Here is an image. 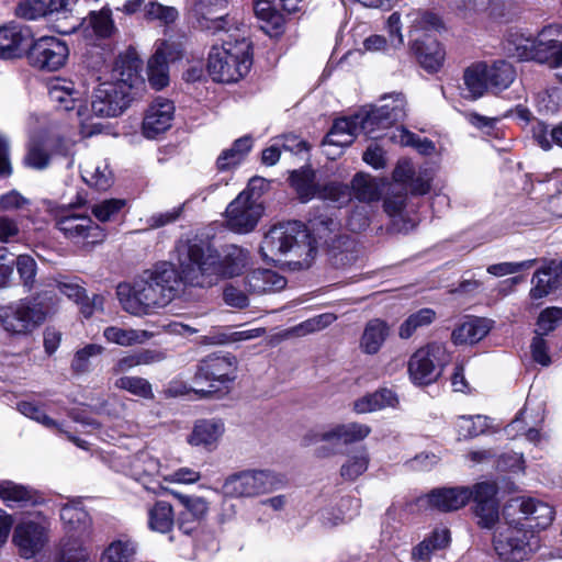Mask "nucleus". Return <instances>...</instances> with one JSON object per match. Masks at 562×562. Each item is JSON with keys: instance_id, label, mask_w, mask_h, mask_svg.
I'll return each mask as SVG.
<instances>
[{"instance_id": "bf43d9fd", "label": "nucleus", "mask_w": 562, "mask_h": 562, "mask_svg": "<svg viewBox=\"0 0 562 562\" xmlns=\"http://www.w3.org/2000/svg\"><path fill=\"white\" fill-rule=\"evenodd\" d=\"M359 128L372 138H378L374 133L379 130L387 128L392 125L383 115H381L374 108L364 113L356 114Z\"/></svg>"}, {"instance_id": "a211bd4d", "label": "nucleus", "mask_w": 562, "mask_h": 562, "mask_svg": "<svg viewBox=\"0 0 562 562\" xmlns=\"http://www.w3.org/2000/svg\"><path fill=\"white\" fill-rule=\"evenodd\" d=\"M518 510L520 517L516 520L518 526L524 527L520 521L527 520L528 528L546 529L549 527L554 518V512L548 504L533 498H514L510 499L504 508V513H512Z\"/></svg>"}, {"instance_id": "7ed1b4c3", "label": "nucleus", "mask_w": 562, "mask_h": 562, "mask_svg": "<svg viewBox=\"0 0 562 562\" xmlns=\"http://www.w3.org/2000/svg\"><path fill=\"white\" fill-rule=\"evenodd\" d=\"M314 239L300 222L279 224L265 235L260 251L266 260L280 261L290 256L289 263L306 268L315 257Z\"/></svg>"}, {"instance_id": "4d7b16f0", "label": "nucleus", "mask_w": 562, "mask_h": 562, "mask_svg": "<svg viewBox=\"0 0 562 562\" xmlns=\"http://www.w3.org/2000/svg\"><path fill=\"white\" fill-rule=\"evenodd\" d=\"M87 26L93 31L95 36L102 38L110 37L116 31L109 8L92 11L87 20Z\"/></svg>"}, {"instance_id": "7c9ffc66", "label": "nucleus", "mask_w": 562, "mask_h": 562, "mask_svg": "<svg viewBox=\"0 0 562 562\" xmlns=\"http://www.w3.org/2000/svg\"><path fill=\"white\" fill-rule=\"evenodd\" d=\"M487 71L488 65L483 61L474 63L464 69L462 87L464 98L477 100L490 91Z\"/></svg>"}, {"instance_id": "6e6d98bb", "label": "nucleus", "mask_w": 562, "mask_h": 562, "mask_svg": "<svg viewBox=\"0 0 562 562\" xmlns=\"http://www.w3.org/2000/svg\"><path fill=\"white\" fill-rule=\"evenodd\" d=\"M114 385L116 389L127 391L145 400L155 397L150 382L142 376L123 375L115 381Z\"/></svg>"}, {"instance_id": "b1692460", "label": "nucleus", "mask_w": 562, "mask_h": 562, "mask_svg": "<svg viewBox=\"0 0 562 562\" xmlns=\"http://www.w3.org/2000/svg\"><path fill=\"white\" fill-rule=\"evenodd\" d=\"M56 286L61 294L72 300L79 306L80 313L86 318L92 316L98 311H103V295L93 294L92 297H89L78 280L64 277L56 281Z\"/></svg>"}, {"instance_id": "e433bc0d", "label": "nucleus", "mask_w": 562, "mask_h": 562, "mask_svg": "<svg viewBox=\"0 0 562 562\" xmlns=\"http://www.w3.org/2000/svg\"><path fill=\"white\" fill-rule=\"evenodd\" d=\"M360 131L356 115L336 120L326 135L323 145L338 147L349 146Z\"/></svg>"}, {"instance_id": "20e7f679", "label": "nucleus", "mask_w": 562, "mask_h": 562, "mask_svg": "<svg viewBox=\"0 0 562 562\" xmlns=\"http://www.w3.org/2000/svg\"><path fill=\"white\" fill-rule=\"evenodd\" d=\"M252 64L251 44L239 34H225L221 45H213L207 71L214 81L236 82L248 74Z\"/></svg>"}, {"instance_id": "f3484780", "label": "nucleus", "mask_w": 562, "mask_h": 562, "mask_svg": "<svg viewBox=\"0 0 562 562\" xmlns=\"http://www.w3.org/2000/svg\"><path fill=\"white\" fill-rule=\"evenodd\" d=\"M497 491V485L493 482H480L472 487L473 512L481 528L492 529L499 521Z\"/></svg>"}, {"instance_id": "ddd939ff", "label": "nucleus", "mask_w": 562, "mask_h": 562, "mask_svg": "<svg viewBox=\"0 0 562 562\" xmlns=\"http://www.w3.org/2000/svg\"><path fill=\"white\" fill-rule=\"evenodd\" d=\"M126 474L140 482L145 490L156 495L168 491L157 477L164 480L166 469L160 461L148 450H143L133 456L128 462Z\"/></svg>"}, {"instance_id": "9d476101", "label": "nucleus", "mask_w": 562, "mask_h": 562, "mask_svg": "<svg viewBox=\"0 0 562 562\" xmlns=\"http://www.w3.org/2000/svg\"><path fill=\"white\" fill-rule=\"evenodd\" d=\"M274 473L268 470H245L226 477L222 492L231 498H250L274 491L278 486Z\"/></svg>"}, {"instance_id": "5701e85b", "label": "nucleus", "mask_w": 562, "mask_h": 562, "mask_svg": "<svg viewBox=\"0 0 562 562\" xmlns=\"http://www.w3.org/2000/svg\"><path fill=\"white\" fill-rule=\"evenodd\" d=\"M48 95L53 103L59 110H76V115L81 123L88 120L86 109L82 105V93L76 88L75 83L66 79H56L48 89Z\"/></svg>"}, {"instance_id": "864d4df0", "label": "nucleus", "mask_w": 562, "mask_h": 562, "mask_svg": "<svg viewBox=\"0 0 562 562\" xmlns=\"http://www.w3.org/2000/svg\"><path fill=\"white\" fill-rule=\"evenodd\" d=\"M459 439H470L485 432L488 427L487 418L482 415L459 416L456 420Z\"/></svg>"}, {"instance_id": "dca6fc26", "label": "nucleus", "mask_w": 562, "mask_h": 562, "mask_svg": "<svg viewBox=\"0 0 562 562\" xmlns=\"http://www.w3.org/2000/svg\"><path fill=\"white\" fill-rule=\"evenodd\" d=\"M130 93L126 85L113 82L100 83L93 92L91 111L101 117H113L120 115L128 105Z\"/></svg>"}, {"instance_id": "13d9d810", "label": "nucleus", "mask_w": 562, "mask_h": 562, "mask_svg": "<svg viewBox=\"0 0 562 562\" xmlns=\"http://www.w3.org/2000/svg\"><path fill=\"white\" fill-rule=\"evenodd\" d=\"M390 138L402 146H413L423 155H430L435 151V145L431 140L420 138L405 128H397Z\"/></svg>"}, {"instance_id": "37998d69", "label": "nucleus", "mask_w": 562, "mask_h": 562, "mask_svg": "<svg viewBox=\"0 0 562 562\" xmlns=\"http://www.w3.org/2000/svg\"><path fill=\"white\" fill-rule=\"evenodd\" d=\"M396 403L397 397L393 391L381 389L355 401L353 409L358 414H367L385 407H393Z\"/></svg>"}, {"instance_id": "a19ab883", "label": "nucleus", "mask_w": 562, "mask_h": 562, "mask_svg": "<svg viewBox=\"0 0 562 562\" xmlns=\"http://www.w3.org/2000/svg\"><path fill=\"white\" fill-rule=\"evenodd\" d=\"M173 524V508L168 502L157 501L147 509V525L151 531L168 533L172 530Z\"/></svg>"}, {"instance_id": "8fccbe9b", "label": "nucleus", "mask_w": 562, "mask_h": 562, "mask_svg": "<svg viewBox=\"0 0 562 562\" xmlns=\"http://www.w3.org/2000/svg\"><path fill=\"white\" fill-rule=\"evenodd\" d=\"M359 501L351 498H342L338 508V514L333 509H322L318 513L319 520L325 527H335L348 519H351L358 512Z\"/></svg>"}, {"instance_id": "49530a36", "label": "nucleus", "mask_w": 562, "mask_h": 562, "mask_svg": "<svg viewBox=\"0 0 562 562\" xmlns=\"http://www.w3.org/2000/svg\"><path fill=\"white\" fill-rule=\"evenodd\" d=\"M488 86L494 93L502 92L507 89L516 77L514 67L504 60H498L488 65Z\"/></svg>"}, {"instance_id": "bb28decb", "label": "nucleus", "mask_w": 562, "mask_h": 562, "mask_svg": "<svg viewBox=\"0 0 562 562\" xmlns=\"http://www.w3.org/2000/svg\"><path fill=\"white\" fill-rule=\"evenodd\" d=\"M472 488L467 486L442 487L431 491L425 499L440 512H453L464 507L472 498Z\"/></svg>"}, {"instance_id": "69168bd1", "label": "nucleus", "mask_w": 562, "mask_h": 562, "mask_svg": "<svg viewBox=\"0 0 562 562\" xmlns=\"http://www.w3.org/2000/svg\"><path fill=\"white\" fill-rule=\"evenodd\" d=\"M166 493L173 495L195 520L202 519L209 510L207 502L201 496L183 495L169 488Z\"/></svg>"}, {"instance_id": "393cba45", "label": "nucleus", "mask_w": 562, "mask_h": 562, "mask_svg": "<svg viewBox=\"0 0 562 562\" xmlns=\"http://www.w3.org/2000/svg\"><path fill=\"white\" fill-rule=\"evenodd\" d=\"M342 443L339 425H329L307 431L302 438L304 447L317 446L315 454L328 458L337 453V446Z\"/></svg>"}, {"instance_id": "e2e57ef3", "label": "nucleus", "mask_w": 562, "mask_h": 562, "mask_svg": "<svg viewBox=\"0 0 562 562\" xmlns=\"http://www.w3.org/2000/svg\"><path fill=\"white\" fill-rule=\"evenodd\" d=\"M533 136L538 145L544 150H550L553 145L562 148V122L552 128L539 124L533 130Z\"/></svg>"}, {"instance_id": "9b49d317", "label": "nucleus", "mask_w": 562, "mask_h": 562, "mask_svg": "<svg viewBox=\"0 0 562 562\" xmlns=\"http://www.w3.org/2000/svg\"><path fill=\"white\" fill-rule=\"evenodd\" d=\"M450 356L441 342H431L416 350L408 361L411 380L418 385H427L440 375V367L447 364Z\"/></svg>"}, {"instance_id": "5fc2aeb1", "label": "nucleus", "mask_w": 562, "mask_h": 562, "mask_svg": "<svg viewBox=\"0 0 562 562\" xmlns=\"http://www.w3.org/2000/svg\"><path fill=\"white\" fill-rule=\"evenodd\" d=\"M369 454L364 448L353 451L340 468V475L348 481H353L362 475L369 465Z\"/></svg>"}, {"instance_id": "1a4fd4ad", "label": "nucleus", "mask_w": 562, "mask_h": 562, "mask_svg": "<svg viewBox=\"0 0 562 562\" xmlns=\"http://www.w3.org/2000/svg\"><path fill=\"white\" fill-rule=\"evenodd\" d=\"M46 318L42 305L30 300L0 306V326L11 335L25 336L35 330Z\"/></svg>"}, {"instance_id": "412c9836", "label": "nucleus", "mask_w": 562, "mask_h": 562, "mask_svg": "<svg viewBox=\"0 0 562 562\" xmlns=\"http://www.w3.org/2000/svg\"><path fill=\"white\" fill-rule=\"evenodd\" d=\"M175 104L171 100L156 98L147 108L142 131L146 138H156L166 133L172 125Z\"/></svg>"}, {"instance_id": "a878e982", "label": "nucleus", "mask_w": 562, "mask_h": 562, "mask_svg": "<svg viewBox=\"0 0 562 562\" xmlns=\"http://www.w3.org/2000/svg\"><path fill=\"white\" fill-rule=\"evenodd\" d=\"M532 288L529 295L532 300H540L562 285V260L548 261L547 265L536 270L531 278Z\"/></svg>"}, {"instance_id": "f8f14e48", "label": "nucleus", "mask_w": 562, "mask_h": 562, "mask_svg": "<svg viewBox=\"0 0 562 562\" xmlns=\"http://www.w3.org/2000/svg\"><path fill=\"white\" fill-rule=\"evenodd\" d=\"M56 227L74 244L82 247L94 246L105 238L104 229L86 214L69 212L57 217Z\"/></svg>"}, {"instance_id": "603ef678", "label": "nucleus", "mask_w": 562, "mask_h": 562, "mask_svg": "<svg viewBox=\"0 0 562 562\" xmlns=\"http://www.w3.org/2000/svg\"><path fill=\"white\" fill-rule=\"evenodd\" d=\"M387 121L394 124L406 115V100L402 93H393L382 99V104L374 108Z\"/></svg>"}, {"instance_id": "4468645a", "label": "nucleus", "mask_w": 562, "mask_h": 562, "mask_svg": "<svg viewBox=\"0 0 562 562\" xmlns=\"http://www.w3.org/2000/svg\"><path fill=\"white\" fill-rule=\"evenodd\" d=\"M69 55L65 42L54 36H42L34 41L29 49V60L32 66L47 71L60 69Z\"/></svg>"}, {"instance_id": "774afa93", "label": "nucleus", "mask_w": 562, "mask_h": 562, "mask_svg": "<svg viewBox=\"0 0 562 562\" xmlns=\"http://www.w3.org/2000/svg\"><path fill=\"white\" fill-rule=\"evenodd\" d=\"M384 199V211L390 216L401 215L406 203L407 188H396V186H387Z\"/></svg>"}, {"instance_id": "79ce46f5", "label": "nucleus", "mask_w": 562, "mask_h": 562, "mask_svg": "<svg viewBox=\"0 0 562 562\" xmlns=\"http://www.w3.org/2000/svg\"><path fill=\"white\" fill-rule=\"evenodd\" d=\"M252 147V138L244 136L234 142L231 148L221 153L216 166L220 171H227L241 164Z\"/></svg>"}, {"instance_id": "2eb2a0df", "label": "nucleus", "mask_w": 562, "mask_h": 562, "mask_svg": "<svg viewBox=\"0 0 562 562\" xmlns=\"http://www.w3.org/2000/svg\"><path fill=\"white\" fill-rule=\"evenodd\" d=\"M262 212L260 201L249 198L246 193H239L226 207V225L236 233L251 232L258 224Z\"/></svg>"}, {"instance_id": "f03ea898", "label": "nucleus", "mask_w": 562, "mask_h": 562, "mask_svg": "<svg viewBox=\"0 0 562 562\" xmlns=\"http://www.w3.org/2000/svg\"><path fill=\"white\" fill-rule=\"evenodd\" d=\"M177 251L183 278L191 286H211L221 277L237 276L249 260L248 251L236 246L221 260L213 247L198 240L181 241Z\"/></svg>"}, {"instance_id": "4c0bfd02", "label": "nucleus", "mask_w": 562, "mask_h": 562, "mask_svg": "<svg viewBox=\"0 0 562 562\" xmlns=\"http://www.w3.org/2000/svg\"><path fill=\"white\" fill-rule=\"evenodd\" d=\"M450 542V532L447 528L435 529L420 543L414 547L412 559L415 562H430L435 552L445 549Z\"/></svg>"}, {"instance_id": "cd10ccee", "label": "nucleus", "mask_w": 562, "mask_h": 562, "mask_svg": "<svg viewBox=\"0 0 562 562\" xmlns=\"http://www.w3.org/2000/svg\"><path fill=\"white\" fill-rule=\"evenodd\" d=\"M224 431L225 427L221 420L200 419L193 425L192 431L188 436L187 441L192 447L213 451L217 448Z\"/></svg>"}, {"instance_id": "c03bdc74", "label": "nucleus", "mask_w": 562, "mask_h": 562, "mask_svg": "<svg viewBox=\"0 0 562 562\" xmlns=\"http://www.w3.org/2000/svg\"><path fill=\"white\" fill-rule=\"evenodd\" d=\"M351 184L355 196L361 202L370 203L380 199L386 182L369 175L358 173Z\"/></svg>"}, {"instance_id": "de8ad7c7", "label": "nucleus", "mask_w": 562, "mask_h": 562, "mask_svg": "<svg viewBox=\"0 0 562 562\" xmlns=\"http://www.w3.org/2000/svg\"><path fill=\"white\" fill-rule=\"evenodd\" d=\"M436 319V312L429 307L420 308L412 313L398 326V337L409 339L419 329L429 326Z\"/></svg>"}, {"instance_id": "2f4dec72", "label": "nucleus", "mask_w": 562, "mask_h": 562, "mask_svg": "<svg viewBox=\"0 0 562 562\" xmlns=\"http://www.w3.org/2000/svg\"><path fill=\"white\" fill-rule=\"evenodd\" d=\"M245 285L254 294H268L285 288L286 280L270 269H255L246 276Z\"/></svg>"}, {"instance_id": "052dcab7", "label": "nucleus", "mask_w": 562, "mask_h": 562, "mask_svg": "<svg viewBox=\"0 0 562 562\" xmlns=\"http://www.w3.org/2000/svg\"><path fill=\"white\" fill-rule=\"evenodd\" d=\"M49 162L48 147L41 140H32L24 157V165L32 169L43 170L49 166Z\"/></svg>"}, {"instance_id": "3c124183", "label": "nucleus", "mask_w": 562, "mask_h": 562, "mask_svg": "<svg viewBox=\"0 0 562 562\" xmlns=\"http://www.w3.org/2000/svg\"><path fill=\"white\" fill-rule=\"evenodd\" d=\"M314 179V171L308 168L295 170L291 173V184L303 202L315 198L317 194L318 189L315 186Z\"/></svg>"}, {"instance_id": "aec40b11", "label": "nucleus", "mask_w": 562, "mask_h": 562, "mask_svg": "<svg viewBox=\"0 0 562 562\" xmlns=\"http://www.w3.org/2000/svg\"><path fill=\"white\" fill-rule=\"evenodd\" d=\"M47 542V525L33 520L21 521L13 531V543L21 557L30 559Z\"/></svg>"}, {"instance_id": "0eeeda50", "label": "nucleus", "mask_w": 562, "mask_h": 562, "mask_svg": "<svg viewBox=\"0 0 562 562\" xmlns=\"http://www.w3.org/2000/svg\"><path fill=\"white\" fill-rule=\"evenodd\" d=\"M506 528L494 535V550L505 562H521L540 548L538 537L525 527L518 526V521L512 513H504Z\"/></svg>"}, {"instance_id": "ea45409f", "label": "nucleus", "mask_w": 562, "mask_h": 562, "mask_svg": "<svg viewBox=\"0 0 562 562\" xmlns=\"http://www.w3.org/2000/svg\"><path fill=\"white\" fill-rule=\"evenodd\" d=\"M81 177L87 184L98 190H106L113 183V173L105 160H86L81 166Z\"/></svg>"}, {"instance_id": "f257e3e1", "label": "nucleus", "mask_w": 562, "mask_h": 562, "mask_svg": "<svg viewBox=\"0 0 562 562\" xmlns=\"http://www.w3.org/2000/svg\"><path fill=\"white\" fill-rule=\"evenodd\" d=\"M188 284L182 268L179 271L170 262H160L144 271L133 284L121 283L116 294L122 308L131 315L144 316L167 306Z\"/></svg>"}, {"instance_id": "c756f323", "label": "nucleus", "mask_w": 562, "mask_h": 562, "mask_svg": "<svg viewBox=\"0 0 562 562\" xmlns=\"http://www.w3.org/2000/svg\"><path fill=\"white\" fill-rule=\"evenodd\" d=\"M140 66L142 60L139 59L136 50H125L120 54L115 60L113 67V78L115 81L112 82L116 85H126V91L130 93L132 87L139 79Z\"/></svg>"}, {"instance_id": "338daca9", "label": "nucleus", "mask_w": 562, "mask_h": 562, "mask_svg": "<svg viewBox=\"0 0 562 562\" xmlns=\"http://www.w3.org/2000/svg\"><path fill=\"white\" fill-rule=\"evenodd\" d=\"M104 348L101 345L88 344L78 349L71 361V369L76 373H85L90 369V359L100 356Z\"/></svg>"}, {"instance_id": "39448f33", "label": "nucleus", "mask_w": 562, "mask_h": 562, "mask_svg": "<svg viewBox=\"0 0 562 562\" xmlns=\"http://www.w3.org/2000/svg\"><path fill=\"white\" fill-rule=\"evenodd\" d=\"M60 519L68 538L61 546L59 562H88L90 549L87 543L93 535L91 517L79 503L72 502L60 508Z\"/></svg>"}, {"instance_id": "72a5a7b5", "label": "nucleus", "mask_w": 562, "mask_h": 562, "mask_svg": "<svg viewBox=\"0 0 562 562\" xmlns=\"http://www.w3.org/2000/svg\"><path fill=\"white\" fill-rule=\"evenodd\" d=\"M0 499L10 508H22L37 503L32 488L10 480L0 481Z\"/></svg>"}, {"instance_id": "f704fd0d", "label": "nucleus", "mask_w": 562, "mask_h": 562, "mask_svg": "<svg viewBox=\"0 0 562 562\" xmlns=\"http://www.w3.org/2000/svg\"><path fill=\"white\" fill-rule=\"evenodd\" d=\"M490 329L486 319L469 317L453 329L451 339L454 345H473L482 340Z\"/></svg>"}, {"instance_id": "6e6552de", "label": "nucleus", "mask_w": 562, "mask_h": 562, "mask_svg": "<svg viewBox=\"0 0 562 562\" xmlns=\"http://www.w3.org/2000/svg\"><path fill=\"white\" fill-rule=\"evenodd\" d=\"M238 361L229 353H212L199 363L195 378L210 382L207 390H199L203 395L225 393L237 378Z\"/></svg>"}, {"instance_id": "4be33fe9", "label": "nucleus", "mask_w": 562, "mask_h": 562, "mask_svg": "<svg viewBox=\"0 0 562 562\" xmlns=\"http://www.w3.org/2000/svg\"><path fill=\"white\" fill-rule=\"evenodd\" d=\"M227 0H195L188 11L189 20L198 27L221 31L224 27Z\"/></svg>"}, {"instance_id": "680f3d73", "label": "nucleus", "mask_w": 562, "mask_h": 562, "mask_svg": "<svg viewBox=\"0 0 562 562\" xmlns=\"http://www.w3.org/2000/svg\"><path fill=\"white\" fill-rule=\"evenodd\" d=\"M339 228V224L331 217L318 216L310 221V228L306 227L311 237L315 240L314 246L316 247L317 239L327 243L330 235L336 233Z\"/></svg>"}, {"instance_id": "58836bf2", "label": "nucleus", "mask_w": 562, "mask_h": 562, "mask_svg": "<svg viewBox=\"0 0 562 562\" xmlns=\"http://www.w3.org/2000/svg\"><path fill=\"white\" fill-rule=\"evenodd\" d=\"M137 553V543L122 537L110 541L101 551L99 562H134Z\"/></svg>"}, {"instance_id": "0e129e2a", "label": "nucleus", "mask_w": 562, "mask_h": 562, "mask_svg": "<svg viewBox=\"0 0 562 562\" xmlns=\"http://www.w3.org/2000/svg\"><path fill=\"white\" fill-rule=\"evenodd\" d=\"M144 16L149 21H159L165 25L172 24L179 18L175 7L164 5L159 2H149L144 7Z\"/></svg>"}, {"instance_id": "423d86ee", "label": "nucleus", "mask_w": 562, "mask_h": 562, "mask_svg": "<svg viewBox=\"0 0 562 562\" xmlns=\"http://www.w3.org/2000/svg\"><path fill=\"white\" fill-rule=\"evenodd\" d=\"M515 54L525 60L547 64L550 68H562V26L549 25L536 38L516 36L513 40Z\"/></svg>"}, {"instance_id": "c9c22d12", "label": "nucleus", "mask_w": 562, "mask_h": 562, "mask_svg": "<svg viewBox=\"0 0 562 562\" xmlns=\"http://www.w3.org/2000/svg\"><path fill=\"white\" fill-rule=\"evenodd\" d=\"M156 333L147 329L124 328L109 326L103 330V337L108 342L122 347L143 345L155 337Z\"/></svg>"}, {"instance_id": "09e8293b", "label": "nucleus", "mask_w": 562, "mask_h": 562, "mask_svg": "<svg viewBox=\"0 0 562 562\" xmlns=\"http://www.w3.org/2000/svg\"><path fill=\"white\" fill-rule=\"evenodd\" d=\"M23 34L15 26H0V58L9 59L21 56Z\"/></svg>"}, {"instance_id": "473e14b6", "label": "nucleus", "mask_w": 562, "mask_h": 562, "mask_svg": "<svg viewBox=\"0 0 562 562\" xmlns=\"http://www.w3.org/2000/svg\"><path fill=\"white\" fill-rule=\"evenodd\" d=\"M411 49L420 66L427 71L435 72L441 67L445 52L436 40L420 41L419 37H415L412 40Z\"/></svg>"}, {"instance_id": "a18cd8bd", "label": "nucleus", "mask_w": 562, "mask_h": 562, "mask_svg": "<svg viewBox=\"0 0 562 562\" xmlns=\"http://www.w3.org/2000/svg\"><path fill=\"white\" fill-rule=\"evenodd\" d=\"M18 411L25 417H29L42 424L44 427L55 431L56 434H66L69 440L74 441L78 447L86 449L85 441L68 435L63 429L61 425H59L57 422L48 417L42 409V407L36 405L35 403L27 401L20 402L18 404Z\"/></svg>"}, {"instance_id": "c85d7f7f", "label": "nucleus", "mask_w": 562, "mask_h": 562, "mask_svg": "<svg viewBox=\"0 0 562 562\" xmlns=\"http://www.w3.org/2000/svg\"><path fill=\"white\" fill-rule=\"evenodd\" d=\"M391 335V326L381 318H373L366 323L359 340L362 353L373 356L380 352Z\"/></svg>"}, {"instance_id": "6ab92c4d", "label": "nucleus", "mask_w": 562, "mask_h": 562, "mask_svg": "<svg viewBox=\"0 0 562 562\" xmlns=\"http://www.w3.org/2000/svg\"><path fill=\"white\" fill-rule=\"evenodd\" d=\"M182 56L181 48L175 43L162 41L157 44L155 54L147 63V77L150 86L161 90L169 83V60H176Z\"/></svg>"}]
</instances>
